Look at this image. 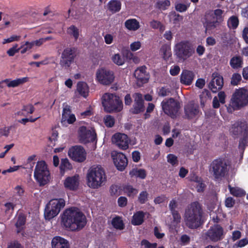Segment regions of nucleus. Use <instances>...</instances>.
Returning <instances> with one entry per match:
<instances>
[{
	"instance_id": "1",
	"label": "nucleus",
	"mask_w": 248,
	"mask_h": 248,
	"mask_svg": "<svg viewBox=\"0 0 248 248\" xmlns=\"http://www.w3.org/2000/svg\"><path fill=\"white\" fill-rule=\"evenodd\" d=\"M62 222L67 230L76 231L83 228L87 221L85 216L78 208L71 207L63 212Z\"/></svg>"
},
{
	"instance_id": "2",
	"label": "nucleus",
	"mask_w": 248,
	"mask_h": 248,
	"mask_svg": "<svg viewBox=\"0 0 248 248\" xmlns=\"http://www.w3.org/2000/svg\"><path fill=\"white\" fill-rule=\"evenodd\" d=\"M203 214L202 206L199 202H192L185 210L184 220L186 226L189 229H197L202 223Z\"/></svg>"
},
{
	"instance_id": "3",
	"label": "nucleus",
	"mask_w": 248,
	"mask_h": 248,
	"mask_svg": "<svg viewBox=\"0 0 248 248\" xmlns=\"http://www.w3.org/2000/svg\"><path fill=\"white\" fill-rule=\"evenodd\" d=\"M87 184L93 189H97L103 186L107 181V176L104 169L100 166H93L87 173Z\"/></svg>"
},
{
	"instance_id": "4",
	"label": "nucleus",
	"mask_w": 248,
	"mask_h": 248,
	"mask_svg": "<svg viewBox=\"0 0 248 248\" xmlns=\"http://www.w3.org/2000/svg\"><path fill=\"white\" fill-rule=\"evenodd\" d=\"M173 52L178 62H184L195 54V50L189 41L183 40L175 45Z\"/></svg>"
},
{
	"instance_id": "5",
	"label": "nucleus",
	"mask_w": 248,
	"mask_h": 248,
	"mask_svg": "<svg viewBox=\"0 0 248 248\" xmlns=\"http://www.w3.org/2000/svg\"><path fill=\"white\" fill-rule=\"evenodd\" d=\"M102 103L106 112H119L123 108V104L120 97L114 93H105L102 98Z\"/></svg>"
},
{
	"instance_id": "6",
	"label": "nucleus",
	"mask_w": 248,
	"mask_h": 248,
	"mask_svg": "<svg viewBox=\"0 0 248 248\" xmlns=\"http://www.w3.org/2000/svg\"><path fill=\"white\" fill-rule=\"evenodd\" d=\"M34 177L41 186H45L50 181V173L45 161H38L37 162L34 170Z\"/></svg>"
},
{
	"instance_id": "7",
	"label": "nucleus",
	"mask_w": 248,
	"mask_h": 248,
	"mask_svg": "<svg viewBox=\"0 0 248 248\" xmlns=\"http://www.w3.org/2000/svg\"><path fill=\"white\" fill-rule=\"evenodd\" d=\"M229 163L223 157L214 159L210 165L209 171L216 179L224 177L228 171Z\"/></svg>"
},
{
	"instance_id": "8",
	"label": "nucleus",
	"mask_w": 248,
	"mask_h": 248,
	"mask_svg": "<svg viewBox=\"0 0 248 248\" xmlns=\"http://www.w3.org/2000/svg\"><path fill=\"white\" fill-rule=\"evenodd\" d=\"M248 104V91L244 88L236 89L232 95L230 106L233 110H238Z\"/></svg>"
},
{
	"instance_id": "9",
	"label": "nucleus",
	"mask_w": 248,
	"mask_h": 248,
	"mask_svg": "<svg viewBox=\"0 0 248 248\" xmlns=\"http://www.w3.org/2000/svg\"><path fill=\"white\" fill-rule=\"evenodd\" d=\"M65 204L63 199H52L46 205L44 216L46 219L50 220L57 216Z\"/></svg>"
},
{
	"instance_id": "10",
	"label": "nucleus",
	"mask_w": 248,
	"mask_h": 248,
	"mask_svg": "<svg viewBox=\"0 0 248 248\" xmlns=\"http://www.w3.org/2000/svg\"><path fill=\"white\" fill-rule=\"evenodd\" d=\"M77 47H67L62 51L60 61V64L64 69H68L74 62L77 57Z\"/></svg>"
},
{
	"instance_id": "11",
	"label": "nucleus",
	"mask_w": 248,
	"mask_h": 248,
	"mask_svg": "<svg viewBox=\"0 0 248 248\" xmlns=\"http://www.w3.org/2000/svg\"><path fill=\"white\" fill-rule=\"evenodd\" d=\"M161 106L164 112L172 119L176 117L180 108V103L171 97L163 100L161 103Z\"/></svg>"
},
{
	"instance_id": "12",
	"label": "nucleus",
	"mask_w": 248,
	"mask_h": 248,
	"mask_svg": "<svg viewBox=\"0 0 248 248\" xmlns=\"http://www.w3.org/2000/svg\"><path fill=\"white\" fill-rule=\"evenodd\" d=\"M78 135L79 140L81 143L86 144L97 140L95 131L93 128H87L86 126H82L79 127Z\"/></svg>"
},
{
	"instance_id": "13",
	"label": "nucleus",
	"mask_w": 248,
	"mask_h": 248,
	"mask_svg": "<svg viewBox=\"0 0 248 248\" xmlns=\"http://www.w3.org/2000/svg\"><path fill=\"white\" fill-rule=\"evenodd\" d=\"M114 75L112 71L100 68L97 69L96 73V80L104 85H109L114 80Z\"/></svg>"
},
{
	"instance_id": "14",
	"label": "nucleus",
	"mask_w": 248,
	"mask_h": 248,
	"mask_svg": "<svg viewBox=\"0 0 248 248\" xmlns=\"http://www.w3.org/2000/svg\"><path fill=\"white\" fill-rule=\"evenodd\" d=\"M206 32H209L216 29L220 24L218 18L213 15V11H207L201 19Z\"/></svg>"
},
{
	"instance_id": "15",
	"label": "nucleus",
	"mask_w": 248,
	"mask_h": 248,
	"mask_svg": "<svg viewBox=\"0 0 248 248\" xmlns=\"http://www.w3.org/2000/svg\"><path fill=\"white\" fill-rule=\"evenodd\" d=\"M68 154L73 160L78 162H83L86 159V152L84 148L80 145L70 148Z\"/></svg>"
},
{
	"instance_id": "16",
	"label": "nucleus",
	"mask_w": 248,
	"mask_h": 248,
	"mask_svg": "<svg viewBox=\"0 0 248 248\" xmlns=\"http://www.w3.org/2000/svg\"><path fill=\"white\" fill-rule=\"evenodd\" d=\"M230 132L234 136H248V125L245 121H238L232 124Z\"/></svg>"
},
{
	"instance_id": "17",
	"label": "nucleus",
	"mask_w": 248,
	"mask_h": 248,
	"mask_svg": "<svg viewBox=\"0 0 248 248\" xmlns=\"http://www.w3.org/2000/svg\"><path fill=\"white\" fill-rule=\"evenodd\" d=\"M112 140L120 149L125 150L129 147V138L125 134L120 133L115 134L112 136Z\"/></svg>"
},
{
	"instance_id": "18",
	"label": "nucleus",
	"mask_w": 248,
	"mask_h": 248,
	"mask_svg": "<svg viewBox=\"0 0 248 248\" xmlns=\"http://www.w3.org/2000/svg\"><path fill=\"white\" fill-rule=\"evenodd\" d=\"M223 229L218 225H215L208 231L207 236L213 242H217L223 239Z\"/></svg>"
},
{
	"instance_id": "19",
	"label": "nucleus",
	"mask_w": 248,
	"mask_h": 248,
	"mask_svg": "<svg viewBox=\"0 0 248 248\" xmlns=\"http://www.w3.org/2000/svg\"><path fill=\"white\" fill-rule=\"evenodd\" d=\"M134 101L133 107L130 109L132 114H137L142 112L145 110L144 100L142 94L140 93H135L134 95Z\"/></svg>"
},
{
	"instance_id": "20",
	"label": "nucleus",
	"mask_w": 248,
	"mask_h": 248,
	"mask_svg": "<svg viewBox=\"0 0 248 248\" xmlns=\"http://www.w3.org/2000/svg\"><path fill=\"white\" fill-rule=\"evenodd\" d=\"M213 78L209 82L208 87L214 93L221 90L223 86V77L217 73L213 74Z\"/></svg>"
},
{
	"instance_id": "21",
	"label": "nucleus",
	"mask_w": 248,
	"mask_h": 248,
	"mask_svg": "<svg viewBox=\"0 0 248 248\" xmlns=\"http://www.w3.org/2000/svg\"><path fill=\"white\" fill-rule=\"evenodd\" d=\"M112 156L117 169L120 171L124 170L128 164V160L125 155L122 153H116Z\"/></svg>"
},
{
	"instance_id": "22",
	"label": "nucleus",
	"mask_w": 248,
	"mask_h": 248,
	"mask_svg": "<svg viewBox=\"0 0 248 248\" xmlns=\"http://www.w3.org/2000/svg\"><path fill=\"white\" fill-rule=\"evenodd\" d=\"M184 111L186 118L192 119L199 114V106L193 102H190L185 106Z\"/></svg>"
},
{
	"instance_id": "23",
	"label": "nucleus",
	"mask_w": 248,
	"mask_h": 248,
	"mask_svg": "<svg viewBox=\"0 0 248 248\" xmlns=\"http://www.w3.org/2000/svg\"><path fill=\"white\" fill-rule=\"evenodd\" d=\"M134 76L138 81L140 82L142 84L147 83L149 78V76L146 72L145 66L137 68L134 72Z\"/></svg>"
},
{
	"instance_id": "24",
	"label": "nucleus",
	"mask_w": 248,
	"mask_h": 248,
	"mask_svg": "<svg viewBox=\"0 0 248 248\" xmlns=\"http://www.w3.org/2000/svg\"><path fill=\"white\" fill-rule=\"evenodd\" d=\"M79 185L78 175L67 177L64 182V187L70 190H76Z\"/></svg>"
},
{
	"instance_id": "25",
	"label": "nucleus",
	"mask_w": 248,
	"mask_h": 248,
	"mask_svg": "<svg viewBox=\"0 0 248 248\" xmlns=\"http://www.w3.org/2000/svg\"><path fill=\"white\" fill-rule=\"evenodd\" d=\"M195 75L192 71L184 70H183L180 77V82L182 84L188 86L192 84Z\"/></svg>"
},
{
	"instance_id": "26",
	"label": "nucleus",
	"mask_w": 248,
	"mask_h": 248,
	"mask_svg": "<svg viewBox=\"0 0 248 248\" xmlns=\"http://www.w3.org/2000/svg\"><path fill=\"white\" fill-rule=\"evenodd\" d=\"M52 248H69L70 245L68 241L59 236L53 238L51 241Z\"/></svg>"
},
{
	"instance_id": "27",
	"label": "nucleus",
	"mask_w": 248,
	"mask_h": 248,
	"mask_svg": "<svg viewBox=\"0 0 248 248\" xmlns=\"http://www.w3.org/2000/svg\"><path fill=\"white\" fill-rule=\"evenodd\" d=\"M70 113L71 110L69 108H63L61 121L62 124L67 122L69 124H72L76 121V119L75 115Z\"/></svg>"
},
{
	"instance_id": "28",
	"label": "nucleus",
	"mask_w": 248,
	"mask_h": 248,
	"mask_svg": "<svg viewBox=\"0 0 248 248\" xmlns=\"http://www.w3.org/2000/svg\"><path fill=\"white\" fill-rule=\"evenodd\" d=\"M29 78L24 77L16 78L13 80H10V79L6 78L2 80V82L6 83L7 84V86L9 88H15L27 82Z\"/></svg>"
},
{
	"instance_id": "29",
	"label": "nucleus",
	"mask_w": 248,
	"mask_h": 248,
	"mask_svg": "<svg viewBox=\"0 0 248 248\" xmlns=\"http://www.w3.org/2000/svg\"><path fill=\"white\" fill-rule=\"evenodd\" d=\"M124 26L129 31H136L140 28V24L136 19L130 18L124 22Z\"/></svg>"
},
{
	"instance_id": "30",
	"label": "nucleus",
	"mask_w": 248,
	"mask_h": 248,
	"mask_svg": "<svg viewBox=\"0 0 248 248\" xmlns=\"http://www.w3.org/2000/svg\"><path fill=\"white\" fill-rule=\"evenodd\" d=\"M26 222V217L23 213L18 214L17 221L15 224V226L17 229V232L20 233L24 230L25 225Z\"/></svg>"
},
{
	"instance_id": "31",
	"label": "nucleus",
	"mask_w": 248,
	"mask_h": 248,
	"mask_svg": "<svg viewBox=\"0 0 248 248\" xmlns=\"http://www.w3.org/2000/svg\"><path fill=\"white\" fill-rule=\"evenodd\" d=\"M77 90L79 94L84 98H86L89 95V88L85 82H78L77 84Z\"/></svg>"
},
{
	"instance_id": "32",
	"label": "nucleus",
	"mask_w": 248,
	"mask_h": 248,
	"mask_svg": "<svg viewBox=\"0 0 248 248\" xmlns=\"http://www.w3.org/2000/svg\"><path fill=\"white\" fill-rule=\"evenodd\" d=\"M145 213L143 211H140L135 213L133 216L131 223L133 225L139 226L142 224L144 222Z\"/></svg>"
},
{
	"instance_id": "33",
	"label": "nucleus",
	"mask_w": 248,
	"mask_h": 248,
	"mask_svg": "<svg viewBox=\"0 0 248 248\" xmlns=\"http://www.w3.org/2000/svg\"><path fill=\"white\" fill-rule=\"evenodd\" d=\"M243 61L242 58L240 56L232 57L230 61L231 67L235 70L241 68L243 67Z\"/></svg>"
},
{
	"instance_id": "34",
	"label": "nucleus",
	"mask_w": 248,
	"mask_h": 248,
	"mask_svg": "<svg viewBox=\"0 0 248 248\" xmlns=\"http://www.w3.org/2000/svg\"><path fill=\"white\" fill-rule=\"evenodd\" d=\"M121 5L119 0H110L108 4V8L111 13H115L121 10Z\"/></svg>"
},
{
	"instance_id": "35",
	"label": "nucleus",
	"mask_w": 248,
	"mask_h": 248,
	"mask_svg": "<svg viewBox=\"0 0 248 248\" xmlns=\"http://www.w3.org/2000/svg\"><path fill=\"white\" fill-rule=\"evenodd\" d=\"M160 51L162 53L163 58L164 60L167 61L171 57L172 53L170 45L165 44L162 45Z\"/></svg>"
},
{
	"instance_id": "36",
	"label": "nucleus",
	"mask_w": 248,
	"mask_h": 248,
	"mask_svg": "<svg viewBox=\"0 0 248 248\" xmlns=\"http://www.w3.org/2000/svg\"><path fill=\"white\" fill-rule=\"evenodd\" d=\"M129 175L131 177L135 176L140 179H145L146 177V172L145 170L142 169H133L129 172Z\"/></svg>"
},
{
	"instance_id": "37",
	"label": "nucleus",
	"mask_w": 248,
	"mask_h": 248,
	"mask_svg": "<svg viewBox=\"0 0 248 248\" xmlns=\"http://www.w3.org/2000/svg\"><path fill=\"white\" fill-rule=\"evenodd\" d=\"M67 33L77 41L79 36V30L76 26L72 25L67 28Z\"/></svg>"
},
{
	"instance_id": "38",
	"label": "nucleus",
	"mask_w": 248,
	"mask_h": 248,
	"mask_svg": "<svg viewBox=\"0 0 248 248\" xmlns=\"http://www.w3.org/2000/svg\"><path fill=\"white\" fill-rule=\"evenodd\" d=\"M229 189L230 193L233 196L236 197H242L246 195L245 191L240 188L237 187H232L229 186Z\"/></svg>"
},
{
	"instance_id": "39",
	"label": "nucleus",
	"mask_w": 248,
	"mask_h": 248,
	"mask_svg": "<svg viewBox=\"0 0 248 248\" xmlns=\"http://www.w3.org/2000/svg\"><path fill=\"white\" fill-rule=\"evenodd\" d=\"M124 191L127 196L129 197H134L138 193V190L134 188L131 185H125L123 188Z\"/></svg>"
},
{
	"instance_id": "40",
	"label": "nucleus",
	"mask_w": 248,
	"mask_h": 248,
	"mask_svg": "<svg viewBox=\"0 0 248 248\" xmlns=\"http://www.w3.org/2000/svg\"><path fill=\"white\" fill-rule=\"evenodd\" d=\"M112 225L116 229L122 230L124 228V224L122 218L119 216L114 217L112 220Z\"/></svg>"
},
{
	"instance_id": "41",
	"label": "nucleus",
	"mask_w": 248,
	"mask_h": 248,
	"mask_svg": "<svg viewBox=\"0 0 248 248\" xmlns=\"http://www.w3.org/2000/svg\"><path fill=\"white\" fill-rule=\"evenodd\" d=\"M239 23L238 18L236 16H232L229 18L227 25L230 29L235 30L238 27Z\"/></svg>"
},
{
	"instance_id": "42",
	"label": "nucleus",
	"mask_w": 248,
	"mask_h": 248,
	"mask_svg": "<svg viewBox=\"0 0 248 248\" xmlns=\"http://www.w3.org/2000/svg\"><path fill=\"white\" fill-rule=\"evenodd\" d=\"M170 5L169 0H158L155 4V7L160 10H166Z\"/></svg>"
},
{
	"instance_id": "43",
	"label": "nucleus",
	"mask_w": 248,
	"mask_h": 248,
	"mask_svg": "<svg viewBox=\"0 0 248 248\" xmlns=\"http://www.w3.org/2000/svg\"><path fill=\"white\" fill-rule=\"evenodd\" d=\"M248 143V136H245L241 138L239 141L238 149L242 156L243 155L246 147Z\"/></svg>"
},
{
	"instance_id": "44",
	"label": "nucleus",
	"mask_w": 248,
	"mask_h": 248,
	"mask_svg": "<svg viewBox=\"0 0 248 248\" xmlns=\"http://www.w3.org/2000/svg\"><path fill=\"white\" fill-rule=\"evenodd\" d=\"M211 98V93L207 89H204L200 95V99L201 105H204L208 99Z\"/></svg>"
},
{
	"instance_id": "45",
	"label": "nucleus",
	"mask_w": 248,
	"mask_h": 248,
	"mask_svg": "<svg viewBox=\"0 0 248 248\" xmlns=\"http://www.w3.org/2000/svg\"><path fill=\"white\" fill-rule=\"evenodd\" d=\"M242 80V77L240 74L233 73L231 78V84L232 86H237L240 84Z\"/></svg>"
},
{
	"instance_id": "46",
	"label": "nucleus",
	"mask_w": 248,
	"mask_h": 248,
	"mask_svg": "<svg viewBox=\"0 0 248 248\" xmlns=\"http://www.w3.org/2000/svg\"><path fill=\"white\" fill-rule=\"evenodd\" d=\"M72 168L71 164L69 162L67 158H63L61 160V163L60 169L61 171H65V170H71Z\"/></svg>"
},
{
	"instance_id": "47",
	"label": "nucleus",
	"mask_w": 248,
	"mask_h": 248,
	"mask_svg": "<svg viewBox=\"0 0 248 248\" xmlns=\"http://www.w3.org/2000/svg\"><path fill=\"white\" fill-rule=\"evenodd\" d=\"M112 62L118 65H122L124 63V60L120 54H114L112 57Z\"/></svg>"
},
{
	"instance_id": "48",
	"label": "nucleus",
	"mask_w": 248,
	"mask_h": 248,
	"mask_svg": "<svg viewBox=\"0 0 248 248\" xmlns=\"http://www.w3.org/2000/svg\"><path fill=\"white\" fill-rule=\"evenodd\" d=\"M170 93V89L166 87H162L157 90V94L160 97L168 96Z\"/></svg>"
},
{
	"instance_id": "49",
	"label": "nucleus",
	"mask_w": 248,
	"mask_h": 248,
	"mask_svg": "<svg viewBox=\"0 0 248 248\" xmlns=\"http://www.w3.org/2000/svg\"><path fill=\"white\" fill-rule=\"evenodd\" d=\"M148 193L146 191H141L138 197V201L140 204H144L147 201Z\"/></svg>"
},
{
	"instance_id": "50",
	"label": "nucleus",
	"mask_w": 248,
	"mask_h": 248,
	"mask_svg": "<svg viewBox=\"0 0 248 248\" xmlns=\"http://www.w3.org/2000/svg\"><path fill=\"white\" fill-rule=\"evenodd\" d=\"M104 123L107 127H112L115 123L114 118L111 115H107L104 118Z\"/></svg>"
},
{
	"instance_id": "51",
	"label": "nucleus",
	"mask_w": 248,
	"mask_h": 248,
	"mask_svg": "<svg viewBox=\"0 0 248 248\" xmlns=\"http://www.w3.org/2000/svg\"><path fill=\"white\" fill-rule=\"evenodd\" d=\"M141 246L144 248H156L157 244L156 243H151L146 239H143L140 243Z\"/></svg>"
},
{
	"instance_id": "52",
	"label": "nucleus",
	"mask_w": 248,
	"mask_h": 248,
	"mask_svg": "<svg viewBox=\"0 0 248 248\" xmlns=\"http://www.w3.org/2000/svg\"><path fill=\"white\" fill-rule=\"evenodd\" d=\"M190 3L188 4H185L183 3H177L175 5V8L176 11L182 13L187 10V8L189 7Z\"/></svg>"
},
{
	"instance_id": "53",
	"label": "nucleus",
	"mask_w": 248,
	"mask_h": 248,
	"mask_svg": "<svg viewBox=\"0 0 248 248\" xmlns=\"http://www.w3.org/2000/svg\"><path fill=\"white\" fill-rule=\"evenodd\" d=\"M167 160L168 162L172 166H174L178 164L177 157L173 154H169L167 155Z\"/></svg>"
},
{
	"instance_id": "54",
	"label": "nucleus",
	"mask_w": 248,
	"mask_h": 248,
	"mask_svg": "<svg viewBox=\"0 0 248 248\" xmlns=\"http://www.w3.org/2000/svg\"><path fill=\"white\" fill-rule=\"evenodd\" d=\"M171 214L173 217V221L176 224L179 223L181 221V216L178 211H173L171 212Z\"/></svg>"
},
{
	"instance_id": "55",
	"label": "nucleus",
	"mask_w": 248,
	"mask_h": 248,
	"mask_svg": "<svg viewBox=\"0 0 248 248\" xmlns=\"http://www.w3.org/2000/svg\"><path fill=\"white\" fill-rule=\"evenodd\" d=\"M17 44H16L15 45L13 46L12 47L10 48L7 51V54L9 56H14L15 54L17 52H18L20 50V48H17Z\"/></svg>"
},
{
	"instance_id": "56",
	"label": "nucleus",
	"mask_w": 248,
	"mask_h": 248,
	"mask_svg": "<svg viewBox=\"0 0 248 248\" xmlns=\"http://www.w3.org/2000/svg\"><path fill=\"white\" fill-rule=\"evenodd\" d=\"M161 231V229L158 227L155 226L154 229V234L155 237L157 239H161L165 236L164 233H161L160 232Z\"/></svg>"
},
{
	"instance_id": "57",
	"label": "nucleus",
	"mask_w": 248,
	"mask_h": 248,
	"mask_svg": "<svg viewBox=\"0 0 248 248\" xmlns=\"http://www.w3.org/2000/svg\"><path fill=\"white\" fill-rule=\"evenodd\" d=\"M180 71V68L178 65H173L170 70V74L172 76H175L179 74Z\"/></svg>"
},
{
	"instance_id": "58",
	"label": "nucleus",
	"mask_w": 248,
	"mask_h": 248,
	"mask_svg": "<svg viewBox=\"0 0 248 248\" xmlns=\"http://www.w3.org/2000/svg\"><path fill=\"white\" fill-rule=\"evenodd\" d=\"M12 126H9L8 127H4L3 128H0V137L1 136L8 137L10 133V130L11 129Z\"/></svg>"
},
{
	"instance_id": "59",
	"label": "nucleus",
	"mask_w": 248,
	"mask_h": 248,
	"mask_svg": "<svg viewBox=\"0 0 248 248\" xmlns=\"http://www.w3.org/2000/svg\"><path fill=\"white\" fill-rule=\"evenodd\" d=\"M118 204L119 206L124 207L127 204V199L125 197L121 196L118 199Z\"/></svg>"
},
{
	"instance_id": "60",
	"label": "nucleus",
	"mask_w": 248,
	"mask_h": 248,
	"mask_svg": "<svg viewBox=\"0 0 248 248\" xmlns=\"http://www.w3.org/2000/svg\"><path fill=\"white\" fill-rule=\"evenodd\" d=\"M248 244V239L247 238H243L235 243V246L238 248H243Z\"/></svg>"
},
{
	"instance_id": "61",
	"label": "nucleus",
	"mask_w": 248,
	"mask_h": 248,
	"mask_svg": "<svg viewBox=\"0 0 248 248\" xmlns=\"http://www.w3.org/2000/svg\"><path fill=\"white\" fill-rule=\"evenodd\" d=\"M235 203V201L232 197H228L226 199L225 204V206L228 208H231L233 206Z\"/></svg>"
},
{
	"instance_id": "62",
	"label": "nucleus",
	"mask_w": 248,
	"mask_h": 248,
	"mask_svg": "<svg viewBox=\"0 0 248 248\" xmlns=\"http://www.w3.org/2000/svg\"><path fill=\"white\" fill-rule=\"evenodd\" d=\"M150 25L153 29H157L158 28L161 29L162 26V25L160 21L155 20H153V21H151L150 22Z\"/></svg>"
},
{
	"instance_id": "63",
	"label": "nucleus",
	"mask_w": 248,
	"mask_h": 248,
	"mask_svg": "<svg viewBox=\"0 0 248 248\" xmlns=\"http://www.w3.org/2000/svg\"><path fill=\"white\" fill-rule=\"evenodd\" d=\"M34 109V107L31 104L24 106L22 109V110L27 111L30 114H32Z\"/></svg>"
},
{
	"instance_id": "64",
	"label": "nucleus",
	"mask_w": 248,
	"mask_h": 248,
	"mask_svg": "<svg viewBox=\"0 0 248 248\" xmlns=\"http://www.w3.org/2000/svg\"><path fill=\"white\" fill-rule=\"evenodd\" d=\"M141 46V44L140 42H134L131 44L130 49L132 51H135L140 48Z\"/></svg>"
}]
</instances>
